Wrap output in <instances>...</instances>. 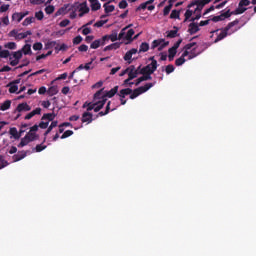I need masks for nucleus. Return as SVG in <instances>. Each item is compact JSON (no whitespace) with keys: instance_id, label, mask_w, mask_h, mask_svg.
Returning <instances> with one entry per match:
<instances>
[{"instance_id":"1","label":"nucleus","mask_w":256,"mask_h":256,"mask_svg":"<svg viewBox=\"0 0 256 256\" xmlns=\"http://www.w3.org/2000/svg\"><path fill=\"white\" fill-rule=\"evenodd\" d=\"M235 25H239L238 19L228 23V25L225 28L220 29L221 32L214 40V43H219V41H223V39H225L227 35H233V33L237 31V29L231 30L233 29V27H235Z\"/></svg>"},{"instance_id":"2","label":"nucleus","mask_w":256,"mask_h":256,"mask_svg":"<svg viewBox=\"0 0 256 256\" xmlns=\"http://www.w3.org/2000/svg\"><path fill=\"white\" fill-rule=\"evenodd\" d=\"M155 83H147L144 86L138 87L134 90H132V93L130 94V99H137L139 95H143V93H147L151 87H154Z\"/></svg>"},{"instance_id":"3","label":"nucleus","mask_w":256,"mask_h":256,"mask_svg":"<svg viewBox=\"0 0 256 256\" xmlns=\"http://www.w3.org/2000/svg\"><path fill=\"white\" fill-rule=\"evenodd\" d=\"M210 1L211 0H192L191 3L188 4L187 9H191L192 7L196 6L194 13H201L205 5H209Z\"/></svg>"},{"instance_id":"4","label":"nucleus","mask_w":256,"mask_h":256,"mask_svg":"<svg viewBox=\"0 0 256 256\" xmlns=\"http://www.w3.org/2000/svg\"><path fill=\"white\" fill-rule=\"evenodd\" d=\"M184 21L183 23H187V21L195 22L199 21L201 18V12H195V10L187 9L184 14Z\"/></svg>"},{"instance_id":"5","label":"nucleus","mask_w":256,"mask_h":256,"mask_svg":"<svg viewBox=\"0 0 256 256\" xmlns=\"http://www.w3.org/2000/svg\"><path fill=\"white\" fill-rule=\"evenodd\" d=\"M29 35H33V32H31V30L19 33V30L13 29L8 33V37H14L16 41H21V39H27Z\"/></svg>"},{"instance_id":"6","label":"nucleus","mask_w":256,"mask_h":256,"mask_svg":"<svg viewBox=\"0 0 256 256\" xmlns=\"http://www.w3.org/2000/svg\"><path fill=\"white\" fill-rule=\"evenodd\" d=\"M27 111H31V106H29V104H27V102H23V103L18 104V106L14 110V113H23V112H27Z\"/></svg>"},{"instance_id":"7","label":"nucleus","mask_w":256,"mask_h":256,"mask_svg":"<svg viewBox=\"0 0 256 256\" xmlns=\"http://www.w3.org/2000/svg\"><path fill=\"white\" fill-rule=\"evenodd\" d=\"M105 39L106 38H103L102 36L100 39L94 40L90 45V49H99L100 47L107 45Z\"/></svg>"},{"instance_id":"8","label":"nucleus","mask_w":256,"mask_h":256,"mask_svg":"<svg viewBox=\"0 0 256 256\" xmlns=\"http://www.w3.org/2000/svg\"><path fill=\"white\" fill-rule=\"evenodd\" d=\"M103 38H106L105 43H109V41H112V43H115V41H121V39H119V34H117V31H113L110 35H104Z\"/></svg>"},{"instance_id":"9","label":"nucleus","mask_w":256,"mask_h":256,"mask_svg":"<svg viewBox=\"0 0 256 256\" xmlns=\"http://www.w3.org/2000/svg\"><path fill=\"white\" fill-rule=\"evenodd\" d=\"M29 15V11L26 12H16L12 15V21H17L18 23H21L23 21L24 17H27Z\"/></svg>"},{"instance_id":"10","label":"nucleus","mask_w":256,"mask_h":256,"mask_svg":"<svg viewBox=\"0 0 256 256\" xmlns=\"http://www.w3.org/2000/svg\"><path fill=\"white\" fill-rule=\"evenodd\" d=\"M200 28H199V24H197L196 22H191L188 25V33L190 35H195V33H199Z\"/></svg>"},{"instance_id":"11","label":"nucleus","mask_w":256,"mask_h":256,"mask_svg":"<svg viewBox=\"0 0 256 256\" xmlns=\"http://www.w3.org/2000/svg\"><path fill=\"white\" fill-rule=\"evenodd\" d=\"M105 103H107V98L102 97V100H99L98 102H95L94 106V113H99V111L105 107Z\"/></svg>"},{"instance_id":"12","label":"nucleus","mask_w":256,"mask_h":256,"mask_svg":"<svg viewBox=\"0 0 256 256\" xmlns=\"http://www.w3.org/2000/svg\"><path fill=\"white\" fill-rule=\"evenodd\" d=\"M79 17H83L84 15H86V13H89L90 9L89 6H87V2H82L79 4Z\"/></svg>"},{"instance_id":"13","label":"nucleus","mask_w":256,"mask_h":256,"mask_svg":"<svg viewBox=\"0 0 256 256\" xmlns=\"http://www.w3.org/2000/svg\"><path fill=\"white\" fill-rule=\"evenodd\" d=\"M81 121L82 123H93V114L91 112H84Z\"/></svg>"},{"instance_id":"14","label":"nucleus","mask_w":256,"mask_h":256,"mask_svg":"<svg viewBox=\"0 0 256 256\" xmlns=\"http://www.w3.org/2000/svg\"><path fill=\"white\" fill-rule=\"evenodd\" d=\"M174 30H170L167 32V38L168 39H175V37H179V27L177 26H174L173 27Z\"/></svg>"},{"instance_id":"15","label":"nucleus","mask_w":256,"mask_h":256,"mask_svg":"<svg viewBox=\"0 0 256 256\" xmlns=\"http://www.w3.org/2000/svg\"><path fill=\"white\" fill-rule=\"evenodd\" d=\"M140 74V71L136 72H128V78L124 80L123 85H128L129 81H133V79H137V76Z\"/></svg>"},{"instance_id":"16","label":"nucleus","mask_w":256,"mask_h":256,"mask_svg":"<svg viewBox=\"0 0 256 256\" xmlns=\"http://www.w3.org/2000/svg\"><path fill=\"white\" fill-rule=\"evenodd\" d=\"M71 7H73L71 4H65L56 12V15H67V12L71 11Z\"/></svg>"},{"instance_id":"17","label":"nucleus","mask_w":256,"mask_h":256,"mask_svg":"<svg viewBox=\"0 0 256 256\" xmlns=\"http://www.w3.org/2000/svg\"><path fill=\"white\" fill-rule=\"evenodd\" d=\"M135 35V30L129 29L128 32H125V35L122 39L125 41H128V43H131L133 41V36Z\"/></svg>"},{"instance_id":"18","label":"nucleus","mask_w":256,"mask_h":256,"mask_svg":"<svg viewBox=\"0 0 256 256\" xmlns=\"http://www.w3.org/2000/svg\"><path fill=\"white\" fill-rule=\"evenodd\" d=\"M120 47H121V42H115V43H112V44L106 46V47L103 49V51H104V52L113 51V50L115 51V50L119 49Z\"/></svg>"},{"instance_id":"19","label":"nucleus","mask_w":256,"mask_h":256,"mask_svg":"<svg viewBox=\"0 0 256 256\" xmlns=\"http://www.w3.org/2000/svg\"><path fill=\"white\" fill-rule=\"evenodd\" d=\"M35 115H41V108H36L35 110H33L32 112L28 113L24 119L26 121H29V119H33V117H35Z\"/></svg>"},{"instance_id":"20","label":"nucleus","mask_w":256,"mask_h":256,"mask_svg":"<svg viewBox=\"0 0 256 256\" xmlns=\"http://www.w3.org/2000/svg\"><path fill=\"white\" fill-rule=\"evenodd\" d=\"M119 91V86H115L114 88H112L111 90H109L108 92H106V95L102 96L105 97V99H107V97L109 99H111V97H115V95H117V92Z\"/></svg>"},{"instance_id":"21","label":"nucleus","mask_w":256,"mask_h":256,"mask_svg":"<svg viewBox=\"0 0 256 256\" xmlns=\"http://www.w3.org/2000/svg\"><path fill=\"white\" fill-rule=\"evenodd\" d=\"M29 141L31 143H33V141H37V139H39V134H37V132H31V130H29V132H27V134L25 135Z\"/></svg>"},{"instance_id":"22","label":"nucleus","mask_w":256,"mask_h":256,"mask_svg":"<svg viewBox=\"0 0 256 256\" xmlns=\"http://www.w3.org/2000/svg\"><path fill=\"white\" fill-rule=\"evenodd\" d=\"M27 157V152L25 151H19L17 154L13 156V161H21L22 159H25Z\"/></svg>"},{"instance_id":"23","label":"nucleus","mask_w":256,"mask_h":256,"mask_svg":"<svg viewBox=\"0 0 256 256\" xmlns=\"http://www.w3.org/2000/svg\"><path fill=\"white\" fill-rule=\"evenodd\" d=\"M141 9L145 10L148 9V11H153L155 9V5H149L147 6V3L144 2L142 4H140L137 8H136V12L141 11Z\"/></svg>"},{"instance_id":"24","label":"nucleus","mask_w":256,"mask_h":256,"mask_svg":"<svg viewBox=\"0 0 256 256\" xmlns=\"http://www.w3.org/2000/svg\"><path fill=\"white\" fill-rule=\"evenodd\" d=\"M153 79V77L149 76V75H145L143 74V76L139 77L136 82L135 85L136 87L141 85V83H143V81H151Z\"/></svg>"},{"instance_id":"25","label":"nucleus","mask_w":256,"mask_h":256,"mask_svg":"<svg viewBox=\"0 0 256 256\" xmlns=\"http://www.w3.org/2000/svg\"><path fill=\"white\" fill-rule=\"evenodd\" d=\"M20 51L24 55H32L33 54V52L31 51V44H25Z\"/></svg>"},{"instance_id":"26","label":"nucleus","mask_w":256,"mask_h":256,"mask_svg":"<svg viewBox=\"0 0 256 256\" xmlns=\"http://www.w3.org/2000/svg\"><path fill=\"white\" fill-rule=\"evenodd\" d=\"M131 93H133V89L125 88V89L120 90L118 95H119V97L125 98V97H127V95H131Z\"/></svg>"},{"instance_id":"27","label":"nucleus","mask_w":256,"mask_h":256,"mask_svg":"<svg viewBox=\"0 0 256 256\" xmlns=\"http://www.w3.org/2000/svg\"><path fill=\"white\" fill-rule=\"evenodd\" d=\"M111 1L103 5L106 14L113 13L115 11V5H109Z\"/></svg>"},{"instance_id":"28","label":"nucleus","mask_w":256,"mask_h":256,"mask_svg":"<svg viewBox=\"0 0 256 256\" xmlns=\"http://www.w3.org/2000/svg\"><path fill=\"white\" fill-rule=\"evenodd\" d=\"M154 72H151V66H145L140 70V75H148L151 77Z\"/></svg>"},{"instance_id":"29","label":"nucleus","mask_w":256,"mask_h":256,"mask_svg":"<svg viewBox=\"0 0 256 256\" xmlns=\"http://www.w3.org/2000/svg\"><path fill=\"white\" fill-rule=\"evenodd\" d=\"M11 109V100L4 101L0 106V111H7Z\"/></svg>"},{"instance_id":"30","label":"nucleus","mask_w":256,"mask_h":256,"mask_svg":"<svg viewBox=\"0 0 256 256\" xmlns=\"http://www.w3.org/2000/svg\"><path fill=\"white\" fill-rule=\"evenodd\" d=\"M47 93L50 97H53V95L59 93V88L57 86H51L48 88Z\"/></svg>"},{"instance_id":"31","label":"nucleus","mask_w":256,"mask_h":256,"mask_svg":"<svg viewBox=\"0 0 256 256\" xmlns=\"http://www.w3.org/2000/svg\"><path fill=\"white\" fill-rule=\"evenodd\" d=\"M170 19H181V10H172Z\"/></svg>"},{"instance_id":"32","label":"nucleus","mask_w":256,"mask_h":256,"mask_svg":"<svg viewBox=\"0 0 256 256\" xmlns=\"http://www.w3.org/2000/svg\"><path fill=\"white\" fill-rule=\"evenodd\" d=\"M147 51H149V43L143 42V43L140 45L139 53H147Z\"/></svg>"},{"instance_id":"33","label":"nucleus","mask_w":256,"mask_h":256,"mask_svg":"<svg viewBox=\"0 0 256 256\" xmlns=\"http://www.w3.org/2000/svg\"><path fill=\"white\" fill-rule=\"evenodd\" d=\"M22 58H23V52H21V50H18L16 52H12V59H16L18 61H21Z\"/></svg>"},{"instance_id":"34","label":"nucleus","mask_w":256,"mask_h":256,"mask_svg":"<svg viewBox=\"0 0 256 256\" xmlns=\"http://www.w3.org/2000/svg\"><path fill=\"white\" fill-rule=\"evenodd\" d=\"M9 133H10V135H12V137H14V139H19L21 137V134H19V132H17V128H15V127L10 128Z\"/></svg>"},{"instance_id":"35","label":"nucleus","mask_w":256,"mask_h":256,"mask_svg":"<svg viewBox=\"0 0 256 256\" xmlns=\"http://www.w3.org/2000/svg\"><path fill=\"white\" fill-rule=\"evenodd\" d=\"M168 53V61H173V59H175V56L177 55V51L169 48Z\"/></svg>"},{"instance_id":"36","label":"nucleus","mask_w":256,"mask_h":256,"mask_svg":"<svg viewBox=\"0 0 256 256\" xmlns=\"http://www.w3.org/2000/svg\"><path fill=\"white\" fill-rule=\"evenodd\" d=\"M29 143H31L29 141V139L27 138V136L21 138V141L20 143L18 144V147L21 148V147H25L26 145H29Z\"/></svg>"},{"instance_id":"37","label":"nucleus","mask_w":256,"mask_h":256,"mask_svg":"<svg viewBox=\"0 0 256 256\" xmlns=\"http://www.w3.org/2000/svg\"><path fill=\"white\" fill-rule=\"evenodd\" d=\"M9 165V162L6 161L5 156L0 155V169H5Z\"/></svg>"},{"instance_id":"38","label":"nucleus","mask_w":256,"mask_h":256,"mask_svg":"<svg viewBox=\"0 0 256 256\" xmlns=\"http://www.w3.org/2000/svg\"><path fill=\"white\" fill-rule=\"evenodd\" d=\"M90 7L92 11H99V9H101V3H99V0L96 2H92Z\"/></svg>"},{"instance_id":"39","label":"nucleus","mask_w":256,"mask_h":256,"mask_svg":"<svg viewBox=\"0 0 256 256\" xmlns=\"http://www.w3.org/2000/svg\"><path fill=\"white\" fill-rule=\"evenodd\" d=\"M5 49L15 50L17 49V43L15 42H8L4 45Z\"/></svg>"},{"instance_id":"40","label":"nucleus","mask_w":256,"mask_h":256,"mask_svg":"<svg viewBox=\"0 0 256 256\" xmlns=\"http://www.w3.org/2000/svg\"><path fill=\"white\" fill-rule=\"evenodd\" d=\"M245 11H247V8H243V7H238L236 8L233 13L234 15H243V13H245Z\"/></svg>"},{"instance_id":"41","label":"nucleus","mask_w":256,"mask_h":256,"mask_svg":"<svg viewBox=\"0 0 256 256\" xmlns=\"http://www.w3.org/2000/svg\"><path fill=\"white\" fill-rule=\"evenodd\" d=\"M8 57H11V53L9 52V50L0 51V58L1 59H7Z\"/></svg>"},{"instance_id":"42","label":"nucleus","mask_w":256,"mask_h":256,"mask_svg":"<svg viewBox=\"0 0 256 256\" xmlns=\"http://www.w3.org/2000/svg\"><path fill=\"white\" fill-rule=\"evenodd\" d=\"M185 61H186L185 58L183 56H180L175 60L176 67H181V65H183Z\"/></svg>"},{"instance_id":"43","label":"nucleus","mask_w":256,"mask_h":256,"mask_svg":"<svg viewBox=\"0 0 256 256\" xmlns=\"http://www.w3.org/2000/svg\"><path fill=\"white\" fill-rule=\"evenodd\" d=\"M7 87H10L9 93H15L16 91L19 90V86L13 85V83H11V82L7 85Z\"/></svg>"},{"instance_id":"44","label":"nucleus","mask_w":256,"mask_h":256,"mask_svg":"<svg viewBox=\"0 0 256 256\" xmlns=\"http://www.w3.org/2000/svg\"><path fill=\"white\" fill-rule=\"evenodd\" d=\"M222 19L225 21V19H229V17H231V15H235V13H233V11L231 12L230 9H228L226 12L222 13Z\"/></svg>"},{"instance_id":"45","label":"nucleus","mask_w":256,"mask_h":256,"mask_svg":"<svg viewBox=\"0 0 256 256\" xmlns=\"http://www.w3.org/2000/svg\"><path fill=\"white\" fill-rule=\"evenodd\" d=\"M148 66H150L151 73H155V71H157V67H158L157 60H153V62L148 64Z\"/></svg>"},{"instance_id":"46","label":"nucleus","mask_w":256,"mask_h":256,"mask_svg":"<svg viewBox=\"0 0 256 256\" xmlns=\"http://www.w3.org/2000/svg\"><path fill=\"white\" fill-rule=\"evenodd\" d=\"M173 71H175V66H173L172 64H169L165 67V72L167 75H171Z\"/></svg>"},{"instance_id":"47","label":"nucleus","mask_w":256,"mask_h":256,"mask_svg":"<svg viewBox=\"0 0 256 256\" xmlns=\"http://www.w3.org/2000/svg\"><path fill=\"white\" fill-rule=\"evenodd\" d=\"M33 21H35V18H34V17H27V18L23 21L22 25H23L24 27H27V25H31V23H33Z\"/></svg>"},{"instance_id":"48","label":"nucleus","mask_w":256,"mask_h":256,"mask_svg":"<svg viewBox=\"0 0 256 256\" xmlns=\"http://www.w3.org/2000/svg\"><path fill=\"white\" fill-rule=\"evenodd\" d=\"M171 9H173V4H169L168 6H166L163 10V15L164 17H167V15H169V13H171Z\"/></svg>"},{"instance_id":"49","label":"nucleus","mask_w":256,"mask_h":256,"mask_svg":"<svg viewBox=\"0 0 256 256\" xmlns=\"http://www.w3.org/2000/svg\"><path fill=\"white\" fill-rule=\"evenodd\" d=\"M45 149H47V145L43 144H37L35 147L36 153H41V151H45Z\"/></svg>"},{"instance_id":"50","label":"nucleus","mask_w":256,"mask_h":256,"mask_svg":"<svg viewBox=\"0 0 256 256\" xmlns=\"http://www.w3.org/2000/svg\"><path fill=\"white\" fill-rule=\"evenodd\" d=\"M103 89L98 90L95 94H94V100L97 101V99H101V101L103 100Z\"/></svg>"},{"instance_id":"51","label":"nucleus","mask_w":256,"mask_h":256,"mask_svg":"<svg viewBox=\"0 0 256 256\" xmlns=\"http://www.w3.org/2000/svg\"><path fill=\"white\" fill-rule=\"evenodd\" d=\"M132 26L133 24H129L128 26L124 27L119 33V39H123V37H125V31H127V29H129Z\"/></svg>"},{"instance_id":"52","label":"nucleus","mask_w":256,"mask_h":256,"mask_svg":"<svg viewBox=\"0 0 256 256\" xmlns=\"http://www.w3.org/2000/svg\"><path fill=\"white\" fill-rule=\"evenodd\" d=\"M57 45V42L56 41H48L46 44H45V49H53V47H55Z\"/></svg>"},{"instance_id":"53","label":"nucleus","mask_w":256,"mask_h":256,"mask_svg":"<svg viewBox=\"0 0 256 256\" xmlns=\"http://www.w3.org/2000/svg\"><path fill=\"white\" fill-rule=\"evenodd\" d=\"M196 49H197V48H193V49L190 51V54H189V56H188L189 61H191V59H195V57H197V55H199V52H198V53L195 52Z\"/></svg>"},{"instance_id":"54","label":"nucleus","mask_w":256,"mask_h":256,"mask_svg":"<svg viewBox=\"0 0 256 256\" xmlns=\"http://www.w3.org/2000/svg\"><path fill=\"white\" fill-rule=\"evenodd\" d=\"M251 5V1L249 0H240L238 7H249Z\"/></svg>"},{"instance_id":"55","label":"nucleus","mask_w":256,"mask_h":256,"mask_svg":"<svg viewBox=\"0 0 256 256\" xmlns=\"http://www.w3.org/2000/svg\"><path fill=\"white\" fill-rule=\"evenodd\" d=\"M71 135H73V130H66L62 135H61V139H67V137H71Z\"/></svg>"},{"instance_id":"56","label":"nucleus","mask_w":256,"mask_h":256,"mask_svg":"<svg viewBox=\"0 0 256 256\" xmlns=\"http://www.w3.org/2000/svg\"><path fill=\"white\" fill-rule=\"evenodd\" d=\"M33 49H34V51H41V49H43V43H41V42L34 43Z\"/></svg>"},{"instance_id":"57","label":"nucleus","mask_w":256,"mask_h":256,"mask_svg":"<svg viewBox=\"0 0 256 256\" xmlns=\"http://www.w3.org/2000/svg\"><path fill=\"white\" fill-rule=\"evenodd\" d=\"M161 43H163V39L154 40L152 42V49H157Z\"/></svg>"},{"instance_id":"58","label":"nucleus","mask_w":256,"mask_h":256,"mask_svg":"<svg viewBox=\"0 0 256 256\" xmlns=\"http://www.w3.org/2000/svg\"><path fill=\"white\" fill-rule=\"evenodd\" d=\"M128 6L129 4L127 3V0H122L118 4L119 9H127Z\"/></svg>"},{"instance_id":"59","label":"nucleus","mask_w":256,"mask_h":256,"mask_svg":"<svg viewBox=\"0 0 256 256\" xmlns=\"http://www.w3.org/2000/svg\"><path fill=\"white\" fill-rule=\"evenodd\" d=\"M210 21H213L214 23H219V21H224L223 20V16L222 14L218 15V16H213Z\"/></svg>"},{"instance_id":"60","label":"nucleus","mask_w":256,"mask_h":256,"mask_svg":"<svg viewBox=\"0 0 256 256\" xmlns=\"http://www.w3.org/2000/svg\"><path fill=\"white\" fill-rule=\"evenodd\" d=\"M42 119H47L48 121H53V119H55V114H51V113L44 114Z\"/></svg>"},{"instance_id":"61","label":"nucleus","mask_w":256,"mask_h":256,"mask_svg":"<svg viewBox=\"0 0 256 256\" xmlns=\"http://www.w3.org/2000/svg\"><path fill=\"white\" fill-rule=\"evenodd\" d=\"M55 12V6H47L46 8H45V13L47 14V15H51L52 13H54Z\"/></svg>"},{"instance_id":"62","label":"nucleus","mask_w":256,"mask_h":256,"mask_svg":"<svg viewBox=\"0 0 256 256\" xmlns=\"http://www.w3.org/2000/svg\"><path fill=\"white\" fill-rule=\"evenodd\" d=\"M35 17L38 19V21H42L43 17H45V14H43V11L40 10L35 13Z\"/></svg>"},{"instance_id":"63","label":"nucleus","mask_w":256,"mask_h":256,"mask_svg":"<svg viewBox=\"0 0 256 256\" xmlns=\"http://www.w3.org/2000/svg\"><path fill=\"white\" fill-rule=\"evenodd\" d=\"M82 41H83V37H81V36H76V37L73 39V45H79Z\"/></svg>"},{"instance_id":"64","label":"nucleus","mask_w":256,"mask_h":256,"mask_svg":"<svg viewBox=\"0 0 256 256\" xmlns=\"http://www.w3.org/2000/svg\"><path fill=\"white\" fill-rule=\"evenodd\" d=\"M105 23H107V20H99L94 24V27H103V25H105Z\"/></svg>"}]
</instances>
